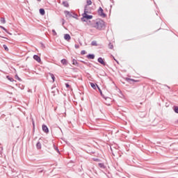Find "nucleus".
I'll list each match as a JSON object with an SVG mask.
<instances>
[{
  "label": "nucleus",
  "instance_id": "37998d69",
  "mask_svg": "<svg viewBox=\"0 0 178 178\" xmlns=\"http://www.w3.org/2000/svg\"><path fill=\"white\" fill-rule=\"evenodd\" d=\"M51 90H54V88H51Z\"/></svg>",
  "mask_w": 178,
  "mask_h": 178
},
{
  "label": "nucleus",
  "instance_id": "1a4fd4ad",
  "mask_svg": "<svg viewBox=\"0 0 178 178\" xmlns=\"http://www.w3.org/2000/svg\"><path fill=\"white\" fill-rule=\"evenodd\" d=\"M88 59H95V55L94 54H89L86 56Z\"/></svg>",
  "mask_w": 178,
  "mask_h": 178
},
{
  "label": "nucleus",
  "instance_id": "39448f33",
  "mask_svg": "<svg viewBox=\"0 0 178 178\" xmlns=\"http://www.w3.org/2000/svg\"><path fill=\"white\" fill-rule=\"evenodd\" d=\"M97 62L100 63V65H103V66H106V62H105V60H104L102 57H99L97 58Z\"/></svg>",
  "mask_w": 178,
  "mask_h": 178
},
{
  "label": "nucleus",
  "instance_id": "9b49d317",
  "mask_svg": "<svg viewBox=\"0 0 178 178\" xmlns=\"http://www.w3.org/2000/svg\"><path fill=\"white\" fill-rule=\"evenodd\" d=\"M98 166L101 169H106V166H105V164H104V163H99Z\"/></svg>",
  "mask_w": 178,
  "mask_h": 178
},
{
  "label": "nucleus",
  "instance_id": "6e6552de",
  "mask_svg": "<svg viewBox=\"0 0 178 178\" xmlns=\"http://www.w3.org/2000/svg\"><path fill=\"white\" fill-rule=\"evenodd\" d=\"M64 40H65V41H70V40H72V37L70 36V35L69 33L65 34Z\"/></svg>",
  "mask_w": 178,
  "mask_h": 178
},
{
  "label": "nucleus",
  "instance_id": "2f4dec72",
  "mask_svg": "<svg viewBox=\"0 0 178 178\" xmlns=\"http://www.w3.org/2000/svg\"><path fill=\"white\" fill-rule=\"evenodd\" d=\"M81 62L82 63H83L84 65H87V66H88V65H90V63H88V62L83 61V60H81Z\"/></svg>",
  "mask_w": 178,
  "mask_h": 178
},
{
  "label": "nucleus",
  "instance_id": "6ab92c4d",
  "mask_svg": "<svg viewBox=\"0 0 178 178\" xmlns=\"http://www.w3.org/2000/svg\"><path fill=\"white\" fill-rule=\"evenodd\" d=\"M63 5L65 8H69V2H67V1H63Z\"/></svg>",
  "mask_w": 178,
  "mask_h": 178
},
{
  "label": "nucleus",
  "instance_id": "f3484780",
  "mask_svg": "<svg viewBox=\"0 0 178 178\" xmlns=\"http://www.w3.org/2000/svg\"><path fill=\"white\" fill-rule=\"evenodd\" d=\"M0 29H1L2 30H3L6 33H7V34H10V35H12V33H9V32L8 31V29H6L4 26H0Z\"/></svg>",
  "mask_w": 178,
  "mask_h": 178
},
{
  "label": "nucleus",
  "instance_id": "5701e85b",
  "mask_svg": "<svg viewBox=\"0 0 178 178\" xmlns=\"http://www.w3.org/2000/svg\"><path fill=\"white\" fill-rule=\"evenodd\" d=\"M91 45H92L93 47H97L98 45V44L97 43V41L93 40L91 42Z\"/></svg>",
  "mask_w": 178,
  "mask_h": 178
},
{
  "label": "nucleus",
  "instance_id": "58836bf2",
  "mask_svg": "<svg viewBox=\"0 0 178 178\" xmlns=\"http://www.w3.org/2000/svg\"><path fill=\"white\" fill-rule=\"evenodd\" d=\"M51 94H54V95H55V90H52Z\"/></svg>",
  "mask_w": 178,
  "mask_h": 178
},
{
  "label": "nucleus",
  "instance_id": "7ed1b4c3",
  "mask_svg": "<svg viewBox=\"0 0 178 178\" xmlns=\"http://www.w3.org/2000/svg\"><path fill=\"white\" fill-rule=\"evenodd\" d=\"M64 13L66 16V17H73L74 19H77L79 17V15L76 14V13L70 12L68 10H65Z\"/></svg>",
  "mask_w": 178,
  "mask_h": 178
},
{
  "label": "nucleus",
  "instance_id": "473e14b6",
  "mask_svg": "<svg viewBox=\"0 0 178 178\" xmlns=\"http://www.w3.org/2000/svg\"><path fill=\"white\" fill-rule=\"evenodd\" d=\"M66 88H70V85L69 83H65Z\"/></svg>",
  "mask_w": 178,
  "mask_h": 178
},
{
  "label": "nucleus",
  "instance_id": "4be33fe9",
  "mask_svg": "<svg viewBox=\"0 0 178 178\" xmlns=\"http://www.w3.org/2000/svg\"><path fill=\"white\" fill-rule=\"evenodd\" d=\"M173 111L175 113H178V106H173Z\"/></svg>",
  "mask_w": 178,
  "mask_h": 178
},
{
  "label": "nucleus",
  "instance_id": "4c0bfd02",
  "mask_svg": "<svg viewBox=\"0 0 178 178\" xmlns=\"http://www.w3.org/2000/svg\"><path fill=\"white\" fill-rule=\"evenodd\" d=\"M94 161H95L96 162H97L98 161H99V159H95Z\"/></svg>",
  "mask_w": 178,
  "mask_h": 178
},
{
  "label": "nucleus",
  "instance_id": "ea45409f",
  "mask_svg": "<svg viewBox=\"0 0 178 178\" xmlns=\"http://www.w3.org/2000/svg\"><path fill=\"white\" fill-rule=\"evenodd\" d=\"M21 90H24V86H23V85H22Z\"/></svg>",
  "mask_w": 178,
  "mask_h": 178
},
{
  "label": "nucleus",
  "instance_id": "aec40b11",
  "mask_svg": "<svg viewBox=\"0 0 178 178\" xmlns=\"http://www.w3.org/2000/svg\"><path fill=\"white\" fill-rule=\"evenodd\" d=\"M126 81H134V83H137L138 81L130 78H126L125 79Z\"/></svg>",
  "mask_w": 178,
  "mask_h": 178
},
{
  "label": "nucleus",
  "instance_id": "f03ea898",
  "mask_svg": "<svg viewBox=\"0 0 178 178\" xmlns=\"http://www.w3.org/2000/svg\"><path fill=\"white\" fill-rule=\"evenodd\" d=\"M88 13H90L88 10L84 8V12L82 14V17L81 18L82 22H87V20H91V19H92V15H90Z\"/></svg>",
  "mask_w": 178,
  "mask_h": 178
},
{
  "label": "nucleus",
  "instance_id": "f257e3e1",
  "mask_svg": "<svg viewBox=\"0 0 178 178\" xmlns=\"http://www.w3.org/2000/svg\"><path fill=\"white\" fill-rule=\"evenodd\" d=\"M95 24V27L97 30H104L105 29V22L101 19H97Z\"/></svg>",
  "mask_w": 178,
  "mask_h": 178
},
{
  "label": "nucleus",
  "instance_id": "b1692460",
  "mask_svg": "<svg viewBox=\"0 0 178 178\" xmlns=\"http://www.w3.org/2000/svg\"><path fill=\"white\" fill-rule=\"evenodd\" d=\"M0 22L3 24H5V23H6V20L5 19V17H1Z\"/></svg>",
  "mask_w": 178,
  "mask_h": 178
},
{
  "label": "nucleus",
  "instance_id": "a19ab883",
  "mask_svg": "<svg viewBox=\"0 0 178 178\" xmlns=\"http://www.w3.org/2000/svg\"><path fill=\"white\" fill-rule=\"evenodd\" d=\"M33 128H34V126H35V125H34V122H33Z\"/></svg>",
  "mask_w": 178,
  "mask_h": 178
},
{
  "label": "nucleus",
  "instance_id": "0eeeda50",
  "mask_svg": "<svg viewBox=\"0 0 178 178\" xmlns=\"http://www.w3.org/2000/svg\"><path fill=\"white\" fill-rule=\"evenodd\" d=\"M33 59L36 60L38 63L41 62V57H40L38 55L35 54L33 55Z\"/></svg>",
  "mask_w": 178,
  "mask_h": 178
},
{
  "label": "nucleus",
  "instance_id": "e433bc0d",
  "mask_svg": "<svg viewBox=\"0 0 178 178\" xmlns=\"http://www.w3.org/2000/svg\"><path fill=\"white\" fill-rule=\"evenodd\" d=\"M0 37H1V38H5L6 40H8V38H6V37H3V36H1V35H0Z\"/></svg>",
  "mask_w": 178,
  "mask_h": 178
},
{
  "label": "nucleus",
  "instance_id": "423d86ee",
  "mask_svg": "<svg viewBox=\"0 0 178 178\" xmlns=\"http://www.w3.org/2000/svg\"><path fill=\"white\" fill-rule=\"evenodd\" d=\"M42 131H44V133H46V134H48V133H49V129L47 125H45V124H43L42 125Z\"/></svg>",
  "mask_w": 178,
  "mask_h": 178
},
{
  "label": "nucleus",
  "instance_id": "393cba45",
  "mask_svg": "<svg viewBox=\"0 0 178 178\" xmlns=\"http://www.w3.org/2000/svg\"><path fill=\"white\" fill-rule=\"evenodd\" d=\"M108 48H109V49H113V44L110 42L108 44Z\"/></svg>",
  "mask_w": 178,
  "mask_h": 178
},
{
  "label": "nucleus",
  "instance_id": "c9c22d12",
  "mask_svg": "<svg viewBox=\"0 0 178 178\" xmlns=\"http://www.w3.org/2000/svg\"><path fill=\"white\" fill-rule=\"evenodd\" d=\"M80 46H79V44H75V48L77 49L79 48Z\"/></svg>",
  "mask_w": 178,
  "mask_h": 178
},
{
  "label": "nucleus",
  "instance_id": "79ce46f5",
  "mask_svg": "<svg viewBox=\"0 0 178 178\" xmlns=\"http://www.w3.org/2000/svg\"><path fill=\"white\" fill-rule=\"evenodd\" d=\"M168 87V88H170V87H169V86H167Z\"/></svg>",
  "mask_w": 178,
  "mask_h": 178
},
{
  "label": "nucleus",
  "instance_id": "20e7f679",
  "mask_svg": "<svg viewBox=\"0 0 178 178\" xmlns=\"http://www.w3.org/2000/svg\"><path fill=\"white\" fill-rule=\"evenodd\" d=\"M97 13L99 15V16H100V17H106V14L105 13H104V9H102V7H99L98 10H97Z\"/></svg>",
  "mask_w": 178,
  "mask_h": 178
},
{
  "label": "nucleus",
  "instance_id": "ddd939ff",
  "mask_svg": "<svg viewBox=\"0 0 178 178\" xmlns=\"http://www.w3.org/2000/svg\"><path fill=\"white\" fill-rule=\"evenodd\" d=\"M39 13L42 15L44 16L45 15V10L44 8H40L39 10Z\"/></svg>",
  "mask_w": 178,
  "mask_h": 178
},
{
  "label": "nucleus",
  "instance_id": "a211bd4d",
  "mask_svg": "<svg viewBox=\"0 0 178 178\" xmlns=\"http://www.w3.org/2000/svg\"><path fill=\"white\" fill-rule=\"evenodd\" d=\"M6 79H8L9 81H11L12 83H13V81H15V82H16V81H15V79H13V77H10V76H9V75H7V76H6Z\"/></svg>",
  "mask_w": 178,
  "mask_h": 178
},
{
  "label": "nucleus",
  "instance_id": "f704fd0d",
  "mask_svg": "<svg viewBox=\"0 0 178 178\" xmlns=\"http://www.w3.org/2000/svg\"><path fill=\"white\" fill-rule=\"evenodd\" d=\"M113 58L119 65V61L118 60H116V58H115L113 56Z\"/></svg>",
  "mask_w": 178,
  "mask_h": 178
},
{
  "label": "nucleus",
  "instance_id": "c85d7f7f",
  "mask_svg": "<svg viewBox=\"0 0 178 178\" xmlns=\"http://www.w3.org/2000/svg\"><path fill=\"white\" fill-rule=\"evenodd\" d=\"M50 76H51V79L53 80V81H55V75H54V74H50Z\"/></svg>",
  "mask_w": 178,
  "mask_h": 178
},
{
  "label": "nucleus",
  "instance_id": "cd10ccee",
  "mask_svg": "<svg viewBox=\"0 0 178 178\" xmlns=\"http://www.w3.org/2000/svg\"><path fill=\"white\" fill-rule=\"evenodd\" d=\"M54 149L56 151V152H58V154H60V152L59 151V149L58 148V147L54 146Z\"/></svg>",
  "mask_w": 178,
  "mask_h": 178
},
{
  "label": "nucleus",
  "instance_id": "2eb2a0df",
  "mask_svg": "<svg viewBox=\"0 0 178 178\" xmlns=\"http://www.w3.org/2000/svg\"><path fill=\"white\" fill-rule=\"evenodd\" d=\"M62 65H67V63H69L67 62V60H66L65 58H63L61 60H60Z\"/></svg>",
  "mask_w": 178,
  "mask_h": 178
},
{
  "label": "nucleus",
  "instance_id": "4468645a",
  "mask_svg": "<svg viewBox=\"0 0 178 178\" xmlns=\"http://www.w3.org/2000/svg\"><path fill=\"white\" fill-rule=\"evenodd\" d=\"M90 86L92 87V88H93V90H97V87L98 88V85L92 82L90 83Z\"/></svg>",
  "mask_w": 178,
  "mask_h": 178
},
{
  "label": "nucleus",
  "instance_id": "c03bdc74",
  "mask_svg": "<svg viewBox=\"0 0 178 178\" xmlns=\"http://www.w3.org/2000/svg\"><path fill=\"white\" fill-rule=\"evenodd\" d=\"M38 1H41V0H38Z\"/></svg>",
  "mask_w": 178,
  "mask_h": 178
},
{
  "label": "nucleus",
  "instance_id": "a878e982",
  "mask_svg": "<svg viewBox=\"0 0 178 178\" xmlns=\"http://www.w3.org/2000/svg\"><path fill=\"white\" fill-rule=\"evenodd\" d=\"M3 48H4L5 51H9V48H8V46H6V44H3Z\"/></svg>",
  "mask_w": 178,
  "mask_h": 178
},
{
  "label": "nucleus",
  "instance_id": "bb28decb",
  "mask_svg": "<svg viewBox=\"0 0 178 178\" xmlns=\"http://www.w3.org/2000/svg\"><path fill=\"white\" fill-rule=\"evenodd\" d=\"M15 79L18 81H22V79L20 77H19V76L17 74L15 75Z\"/></svg>",
  "mask_w": 178,
  "mask_h": 178
},
{
  "label": "nucleus",
  "instance_id": "412c9836",
  "mask_svg": "<svg viewBox=\"0 0 178 178\" xmlns=\"http://www.w3.org/2000/svg\"><path fill=\"white\" fill-rule=\"evenodd\" d=\"M41 143H40V141H38L37 143H36V148L37 149H41Z\"/></svg>",
  "mask_w": 178,
  "mask_h": 178
},
{
  "label": "nucleus",
  "instance_id": "9d476101",
  "mask_svg": "<svg viewBox=\"0 0 178 178\" xmlns=\"http://www.w3.org/2000/svg\"><path fill=\"white\" fill-rule=\"evenodd\" d=\"M86 5L84 7V9H87L88 6H90V5L92 4V1L91 0H86Z\"/></svg>",
  "mask_w": 178,
  "mask_h": 178
},
{
  "label": "nucleus",
  "instance_id": "72a5a7b5",
  "mask_svg": "<svg viewBox=\"0 0 178 178\" xmlns=\"http://www.w3.org/2000/svg\"><path fill=\"white\" fill-rule=\"evenodd\" d=\"M38 171L39 173H42V172H44V170H40V169H38Z\"/></svg>",
  "mask_w": 178,
  "mask_h": 178
},
{
  "label": "nucleus",
  "instance_id": "c756f323",
  "mask_svg": "<svg viewBox=\"0 0 178 178\" xmlns=\"http://www.w3.org/2000/svg\"><path fill=\"white\" fill-rule=\"evenodd\" d=\"M51 32L53 33V35H57L58 33H56V31H55V29H52Z\"/></svg>",
  "mask_w": 178,
  "mask_h": 178
},
{
  "label": "nucleus",
  "instance_id": "7c9ffc66",
  "mask_svg": "<svg viewBox=\"0 0 178 178\" xmlns=\"http://www.w3.org/2000/svg\"><path fill=\"white\" fill-rule=\"evenodd\" d=\"M87 54V51H86V50H82L81 51V55H86Z\"/></svg>",
  "mask_w": 178,
  "mask_h": 178
},
{
  "label": "nucleus",
  "instance_id": "f8f14e48",
  "mask_svg": "<svg viewBox=\"0 0 178 178\" xmlns=\"http://www.w3.org/2000/svg\"><path fill=\"white\" fill-rule=\"evenodd\" d=\"M97 88H98L99 92H100L101 96H102L103 98H104V99H108V97H105V95H104V94L102 93V90H101V88H99V86H97Z\"/></svg>",
  "mask_w": 178,
  "mask_h": 178
},
{
  "label": "nucleus",
  "instance_id": "dca6fc26",
  "mask_svg": "<svg viewBox=\"0 0 178 178\" xmlns=\"http://www.w3.org/2000/svg\"><path fill=\"white\" fill-rule=\"evenodd\" d=\"M72 65H74V66L79 67V62H77V60L73 58L72 59Z\"/></svg>",
  "mask_w": 178,
  "mask_h": 178
}]
</instances>
